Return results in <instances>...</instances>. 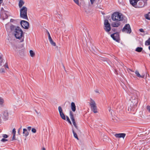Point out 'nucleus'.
I'll return each mask as SVG.
<instances>
[{
  "mask_svg": "<svg viewBox=\"0 0 150 150\" xmlns=\"http://www.w3.org/2000/svg\"><path fill=\"white\" fill-rule=\"evenodd\" d=\"M10 28L16 38L20 39L23 36L24 33L19 27L11 25V26Z\"/></svg>",
  "mask_w": 150,
  "mask_h": 150,
  "instance_id": "obj_1",
  "label": "nucleus"
},
{
  "mask_svg": "<svg viewBox=\"0 0 150 150\" xmlns=\"http://www.w3.org/2000/svg\"><path fill=\"white\" fill-rule=\"evenodd\" d=\"M129 99L134 107L137 106L138 103V97L136 92L131 91L129 94Z\"/></svg>",
  "mask_w": 150,
  "mask_h": 150,
  "instance_id": "obj_2",
  "label": "nucleus"
},
{
  "mask_svg": "<svg viewBox=\"0 0 150 150\" xmlns=\"http://www.w3.org/2000/svg\"><path fill=\"white\" fill-rule=\"evenodd\" d=\"M111 18L112 20L114 21H121L124 19L123 15L118 12L113 13L112 15Z\"/></svg>",
  "mask_w": 150,
  "mask_h": 150,
  "instance_id": "obj_3",
  "label": "nucleus"
},
{
  "mask_svg": "<svg viewBox=\"0 0 150 150\" xmlns=\"http://www.w3.org/2000/svg\"><path fill=\"white\" fill-rule=\"evenodd\" d=\"M27 8L25 6H23L20 9V16L21 18L25 20H28L27 15Z\"/></svg>",
  "mask_w": 150,
  "mask_h": 150,
  "instance_id": "obj_4",
  "label": "nucleus"
},
{
  "mask_svg": "<svg viewBox=\"0 0 150 150\" xmlns=\"http://www.w3.org/2000/svg\"><path fill=\"white\" fill-rule=\"evenodd\" d=\"M89 105L91 109L95 113L98 112L95 100L92 98H90Z\"/></svg>",
  "mask_w": 150,
  "mask_h": 150,
  "instance_id": "obj_5",
  "label": "nucleus"
},
{
  "mask_svg": "<svg viewBox=\"0 0 150 150\" xmlns=\"http://www.w3.org/2000/svg\"><path fill=\"white\" fill-rule=\"evenodd\" d=\"M9 111L8 110H6L3 111L2 118L4 121H6L9 119Z\"/></svg>",
  "mask_w": 150,
  "mask_h": 150,
  "instance_id": "obj_6",
  "label": "nucleus"
},
{
  "mask_svg": "<svg viewBox=\"0 0 150 150\" xmlns=\"http://www.w3.org/2000/svg\"><path fill=\"white\" fill-rule=\"evenodd\" d=\"M104 29L107 32H109L111 30V27L110 24L108 20H105L104 22Z\"/></svg>",
  "mask_w": 150,
  "mask_h": 150,
  "instance_id": "obj_7",
  "label": "nucleus"
},
{
  "mask_svg": "<svg viewBox=\"0 0 150 150\" xmlns=\"http://www.w3.org/2000/svg\"><path fill=\"white\" fill-rule=\"evenodd\" d=\"M122 31L123 32L130 34L131 32V29L129 25L128 24H126L123 28Z\"/></svg>",
  "mask_w": 150,
  "mask_h": 150,
  "instance_id": "obj_8",
  "label": "nucleus"
},
{
  "mask_svg": "<svg viewBox=\"0 0 150 150\" xmlns=\"http://www.w3.org/2000/svg\"><path fill=\"white\" fill-rule=\"evenodd\" d=\"M69 115L70 118L72 121V122H73V124L74 125V126L77 129H78V126H77L76 123V122L74 117V116L73 115V112L71 111H70L69 112Z\"/></svg>",
  "mask_w": 150,
  "mask_h": 150,
  "instance_id": "obj_9",
  "label": "nucleus"
},
{
  "mask_svg": "<svg viewBox=\"0 0 150 150\" xmlns=\"http://www.w3.org/2000/svg\"><path fill=\"white\" fill-rule=\"evenodd\" d=\"M21 24L22 27L26 29H28L29 28V23L27 21L22 20L21 21Z\"/></svg>",
  "mask_w": 150,
  "mask_h": 150,
  "instance_id": "obj_10",
  "label": "nucleus"
},
{
  "mask_svg": "<svg viewBox=\"0 0 150 150\" xmlns=\"http://www.w3.org/2000/svg\"><path fill=\"white\" fill-rule=\"evenodd\" d=\"M111 37L116 42H119L120 40L119 35L118 33H115L111 35Z\"/></svg>",
  "mask_w": 150,
  "mask_h": 150,
  "instance_id": "obj_11",
  "label": "nucleus"
},
{
  "mask_svg": "<svg viewBox=\"0 0 150 150\" xmlns=\"http://www.w3.org/2000/svg\"><path fill=\"white\" fill-rule=\"evenodd\" d=\"M58 109L60 117L63 120H65L66 119V117L63 112L62 107L61 106H59L58 108Z\"/></svg>",
  "mask_w": 150,
  "mask_h": 150,
  "instance_id": "obj_12",
  "label": "nucleus"
},
{
  "mask_svg": "<svg viewBox=\"0 0 150 150\" xmlns=\"http://www.w3.org/2000/svg\"><path fill=\"white\" fill-rule=\"evenodd\" d=\"M114 135L117 138H122L124 139L125 136L126 134L125 133H119L115 134Z\"/></svg>",
  "mask_w": 150,
  "mask_h": 150,
  "instance_id": "obj_13",
  "label": "nucleus"
},
{
  "mask_svg": "<svg viewBox=\"0 0 150 150\" xmlns=\"http://www.w3.org/2000/svg\"><path fill=\"white\" fill-rule=\"evenodd\" d=\"M120 21H116V22H114L111 23V25L113 27H117L119 26L120 25Z\"/></svg>",
  "mask_w": 150,
  "mask_h": 150,
  "instance_id": "obj_14",
  "label": "nucleus"
},
{
  "mask_svg": "<svg viewBox=\"0 0 150 150\" xmlns=\"http://www.w3.org/2000/svg\"><path fill=\"white\" fill-rule=\"evenodd\" d=\"M109 111L111 115H112V119L115 121L116 122L118 120V118L114 116H113V115H112V110H111V108H110L109 110Z\"/></svg>",
  "mask_w": 150,
  "mask_h": 150,
  "instance_id": "obj_15",
  "label": "nucleus"
},
{
  "mask_svg": "<svg viewBox=\"0 0 150 150\" xmlns=\"http://www.w3.org/2000/svg\"><path fill=\"white\" fill-rule=\"evenodd\" d=\"M71 110L73 112H74L76 110V106L74 102H72L71 103Z\"/></svg>",
  "mask_w": 150,
  "mask_h": 150,
  "instance_id": "obj_16",
  "label": "nucleus"
},
{
  "mask_svg": "<svg viewBox=\"0 0 150 150\" xmlns=\"http://www.w3.org/2000/svg\"><path fill=\"white\" fill-rule=\"evenodd\" d=\"M135 73L136 76L139 77L144 78L145 76L144 74H143L141 75L139 71L138 70H136L135 71Z\"/></svg>",
  "mask_w": 150,
  "mask_h": 150,
  "instance_id": "obj_17",
  "label": "nucleus"
},
{
  "mask_svg": "<svg viewBox=\"0 0 150 150\" xmlns=\"http://www.w3.org/2000/svg\"><path fill=\"white\" fill-rule=\"evenodd\" d=\"M23 136L25 137H27L28 135L29 132L28 131L27 129L25 128H24L23 129Z\"/></svg>",
  "mask_w": 150,
  "mask_h": 150,
  "instance_id": "obj_18",
  "label": "nucleus"
},
{
  "mask_svg": "<svg viewBox=\"0 0 150 150\" xmlns=\"http://www.w3.org/2000/svg\"><path fill=\"white\" fill-rule=\"evenodd\" d=\"M30 55L31 57L33 58L35 56V51L32 50H30L29 51Z\"/></svg>",
  "mask_w": 150,
  "mask_h": 150,
  "instance_id": "obj_19",
  "label": "nucleus"
},
{
  "mask_svg": "<svg viewBox=\"0 0 150 150\" xmlns=\"http://www.w3.org/2000/svg\"><path fill=\"white\" fill-rule=\"evenodd\" d=\"M25 4V1L23 0H19L18 2V6L20 8H21L22 6Z\"/></svg>",
  "mask_w": 150,
  "mask_h": 150,
  "instance_id": "obj_20",
  "label": "nucleus"
},
{
  "mask_svg": "<svg viewBox=\"0 0 150 150\" xmlns=\"http://www.w3.org/2000/svg\"><path fill=\"white\" fill-rule=\"evenodd\" d=\"M5 62V60L3 59V56L0 54V66L2 65V63Z\"/></svg>",
  "mask_w": 150,
  "mask_h": 150,
  "instance_id": "obj_21",
  "label": "nucleus"
},
{
  "mask_svg": "<svg viewBox=\"0 0 150 150\" xmlns=\"http://www.w3.org/2000/svg\"><path fill=\"white\" fill-rule=\"evenodd\" d=\"M1 17L4 20L7 18L8 16L5 13H4L2 14L1 15Z\"/></svg>",
  "mask_w": 150,
  "mask_h": 150,
  "instance_id": "obj_22",
  "label": "nucleus"
},
{
  "mask_svg": "<svg viewBox=\"0 0 150 150\" xmlns=\"http://www.w3.org/2000/svg\"><path fill=\"white\" fill-rule=\"evenodd\" d=\"M3 62L5 63L3 65V67L5 68V69H8L9 67L8 66V63L6 61H5L4 62Z\"/></svg>",
  "mask_w": 150,
  "mask_h": 150,
  "instance_id": "obj_23",
  "label": "nucleus"
},
{
  "mask_svg": "<svg viewBox=\"0 0 150 150\" xmlns=\"http://www.w3.org/2000/svg\"><path fill=\"white\" fill-rule=\"evenodd\" d=\"M50 44L53 46H56V43L53 41L52 39L49 40Z\"/></svg>",
  "mask_w": 150,
  "mask_h": 150,
  "instance_id": "obj_24",
  "label": "nucleus"
},
{
  "mask_svg": "<svg viewBox=\"0 0 150 150\" xmlns=\"http://www.w3.org/2000/svg\"><path fill=\"white\" fill-rule=\"evenodd\" d=\"M145 17L146 19L150 20V15L149 13L148 14H145Z\"/></svg>",
  "mask_w": 150,
  "mask_h": 150,
  "instance_id": "obj_25",
  "label": "nucleus"
},
{
  "mask_svg": "<svg viewBox=\"0 0 150 150\" xmlns=\"http://www.w3.org/2000/svg\"><path fill=\"white\" fill-rule=\"evenodd\" d=\"M143 50V48L141 47H137L136 49V51L138 52H141Z\"/></svg>",
  "mask_w": 150,
  "mask_h": 150,
  "instance_id": "obj_26",
  "label": "nucleus"
},
{
  "mask_svg": "<svg viewBox=\"0 0 150 150\" xmlns=\"http://www.w3.org/2000/svg\"><path fill=\"white\" fill-rule=\"evenodd\" d=\"M74 2L78 6H80L81 4L79 3V0H73Z\"/></svg>",
  "mask_w": 150,
  "mask_h": 150,
  "instance_id": "obj_27",
  "label": "nucleus"
},
{
  "mask_svg": "<svg viewBox=\"0 0 150 150\" xmlns=\"http://www.w3.org/2000/svg\"><path fill=\"white\" fill-rule=\"evenodd\" d=\"M145 45H150V38H149V39L145 42Z\"/></svg>",
  "mask_w": 150,
  "mask_h": 150,
  "instance_id": "obj_28",
  "label": "nucleus"
},
{
  "mask_svg": "<svg viewBox=\"0 0 150 150\" xmlns=\"http://www.w3.org/2000/svg\"><path fill=\"white\" fill-rule=\"evenodd\" d=\"M72 132L74 134V137L76 138L78 140L79 138L78 137L77 135L74 132V130L72 129Z\"/></svg>",
  "mask_w": 150,
  "mask_h": 150,
  "instance_id": "obj_29",
  "label": "nucleus"
},
{
  "mask_svg": "<svg viewBox=\"0 0 150 150\" xmlns=\"http://www.w3.org/2000/svg\"><path fill=\"white\" fill-rule=\"evenodd\" d=\"M6 72L5 70L3 68H0V73L2 74Z\"/></svg>",
  "mask_w": 150,
  "mask_h": 150,
  "instance_id": "obj_30",
  "label": "nucleus"
},
{
  "mask_svg": "<svg viewBox=\"0 0 150 150\" xmlns=\"http://www.w3.org/2000/svg\"><path fill=\"white\" fill-rule=\"evenodd\" d=\"M4 102V100L1 98L0 97V105H2Z\"/></svg>",
  "mask_w": 150,
  "mask_h": 150,
  "instance_id": "obj_31",
  "label": "nucleus"
},
{
  "mask_svg": "<svg viewBox=\"0 0 150 150\" xmlns=\"http://www.w3.org/2000/svg\"><path fill=\"white\" fill-rule=\"evenodd\" d=\"M18 53L20 55L23 56L24 54V52L23 51H19Z\"/></svg>",
  "mask_w": 150,
  "mask_h": 150,
  "instance_id": "obj_32",
  "label": "nucleus"
},
{
  "mask_svg": "<svg viewBox=\"0 0 150 150\" xmlns=\"http://www.w3.org/2000/svg\"><path fill=\"white\" fill-rule=\"evenodd\" d=\"M48 40H52V38L50 36V33L48 32Z\"/></svg>",
  "mask_w": 150,
  "mask_h": 150,
  "instance_id": "obj_33",
  "label": "nucleus"
},
{
  "mask_svg": "<svg viewBox=\"0 0 150 150\" xmlns=\"http://www.w3.org/2000/svg\"><path fill=\"white\" fill-rule=\"evenodd\" d=\"M66 117H67V121H68V122L71 124V123L69 118V117L67 116H66Z\"/></svg>",
  "mask_w": 150,
  "mask_h": 150,
  "instance_id": "obj_34",
  "label": "nucleus"
},
{
  "mask_svg": "<svg viewBox=\"0 0 150 150\" xmlns=\"http://www.w3.org/2000/svg\"><path fill=\"white\" fill-rule=\"evenodd\" d=\"M32 132L33 133H35L36 132V130L34 128H32L31 129Z\"/></svg>",
  "mask_w": 150,
  "mask_h": 150,
  "instance_id": "obj_35",
  "label": "nucleus"
},
{
  "mask_svg": "<svg viewBox=\"0 0 150 150\" xmlns=\"http://www.w3.org/2000/svg\"><path fill=\"white\" fill-rule=\"evenodd\" d=\"M2 136L4 139L8 137V136L6 134H3Z\"/></svg>",
  "mask_w": 150,
  "mask_h": 150,
  "instance_id": "obj_36",
  "label": "nucleus"
},
{
  "mask_svg": "<svg viewBox=\"0 0 150 150\" xmlns=\"http://www.w3.org/2000/svg\"><path fill=\"white\" fill-rule=\"evenodd\" d=\"M8 141V140L7 139L4 138L2 139L1 140V142H6L7 141Z\"/></svg>",
  "mask_w": 150,
  "mask_h": 150,
  "instance_id": "obj_37",
  "label": "nucleus"
},
{
  "mask_svg": "<svg viewBox=\"0 0 150 150\" xmlns=\"http://www.w3.org/2000/svg\"><path fill=\"white\" fill-rule=\"evenodd\" d=\"M12 133L13 134H16V129L15 128H13L12 130Z\"/></svg>",
  "mask_w": 150,
  "mask_h": 150,
  "instance_id": "obj_38",
  "label": "nucleus"
},
{
  "mask_svg": "<svg viewBox=\"0 0 150 150\" xmlns=\"http://www.w3.org/2000/svg\"><path fill=\"white\" fill-rule=\"evenodd\" d=\"M16 134H13V137L12 138V140H16V137H15Z\"/></svg>",
  "mask_w": 150,
  "mask_h": 150,
  "instance_id": "obj_39",
  "label": "nucleus"
},
{
  "mask_svg": "<svg viewBox=\"0 0 150 150\" xmlns=\"http://www.w3.org/2000/svg\"><path fill=\"white\" fill-rule=\"evenodd\" d=\"M147 110L149 112H150V106H148L146 107Z\"/></svg>",
  "mask_w": 150,
  "mask_h": 150,
  "instance_id": "obj_40",
  "label": "nucleus"
},
{
  "mask_svg": "<svg viewBox=\"0 0 150 150\" xmlns=\"http://www.w3.org/2000/svg\"><path fill=\"white\" fill-rule=\"evenodd\" d=\"M90 0V1L91 4L92 5L93 4H94V2L95 1V0Z\"/></svg>",
  "mask_w": 150,
  "mask_h": 150,
  "instance_id": "obj_41",
  "label": "nucleus"
},
{
  "mask_svg": "<svg viewBox=\"0 0 150 150\" xmlns=\"http://www.w3.org/2000/svg\"><path fill=\"white\" fill-rule=\"evenodd\" d=\"M128 71L131 74H132V73L130 71H131V72H134V71H132L130 69H129V70H128Z\"/></svg>",
  "mask_w": 150,
  "mask_h": 150,
  "instance_id": "obj_42",
  "label": "nucleus"
},
{
  "mask_svg": "<svg viewBox=\"0 0 150 150\" xmlns=\"http://www.w3.org/2000/svg\"><path fill=\"white\" fill-rule=\"evenodd\" d=\"M139 31L142 33H144V30L143 29H140L139 30Z\"/></svg>",
  "mask_w": 150,
  "mask_h": 150,
  "instance_id": "obj_43",
  "label": "nucleus"
},
{
  "mask_svg": "<svg viewBox=\"0 0 150 150\" xmlns=\"http://www.w3.org/2000/svg\"><path fill=\"white\" fill-rule=\"evenodd\" d=\"M27 128L28 130V131H30L31 129V127H30V126L28 127H27Z\"/></svg>",
  "mask_w": 150,
  "mask_h": 150,
  "instance_id": "obj_44",
  "label": "nucleus"
},
{
  "mask_svg": "<svg viewBox=\"0 0 150 150\" xmlns=\"http://www.w3.org/2000/svg\"><path fill=\"white\" fill-rule=\"evenodd\" d=\"M21 127H22L21 126V127L19 129H18V133L19 134H20V129L21 128Z\"/></svg>",
  "mask_w": 150,
  "mask_h": 150,
  "instance_id": "obj_45",
  "label": "nucleus"
},
{
  "mask_svg": "<svg viewBox=\"0 0 150 150\" xmlns=\"http://www.w3.org/2000/svg\"><path fill=\"white\" fill-rule=\"evenodd\" d=\"M95 92L96 93H98L99 94H100V92H99V91L98 90H95Z\"/></svg>",
  "mask_w": 150,
  "mask_h": 150,
  "instance_id": "obj_46",
  "label": "nucleus"
},
{
  "mask_svg": "<svg viewBox=\"0 0 150 150\" xmlns=\"http://www.w3.org/2000/svg\"><path fill=\"white\" fill-rule=\"evenodd\" d=\"M132 110V108H128V110L129 111H131Z\"/></svg>",
  "mask_w": 150,
  "mask_h": 150,
  "instance_id": "obj_47",
  "label": "nucleus"
},
{
  "mask_svg": "<svg viewBox=\"0 0 150 150\" xmlns=\"http://www.w3.org/2000/svg\"><path fill=\"white\" fill-rule=\"evenodd\" d=\"M42 150H46V149L45 147H43L42 148Z\"/></svg>",
  "mask_w": 150,
  "mask_h": 150,
  "instance_id": "obj_48",
  "label": "nucleus"
},
{
  "mask_svg": "<svg viewBox=\"0 0 150 150\" xmlns=\"http://www.w3.org/2000/svg\"><path fill=\"white\" fill-rule=\"evenodd\" d=\"M3 2V0H0V4H1Z\"/></svg>",
  "mask_w": 150,
  "mask_h": 150,
  "instance_id": "obj_49",
  "label": "nucleus"
},
{
  "mask_svg": "<svg viewBox=\"0 0 150 150\" xmlns=\"http://www.w3.org/2000/svg\"><path fill=\"white\" fill-rule=\"evenodd\" d=\"M1 123V117H0V123Z\"/></svg>",
  "mask_w": 150,
  "mask_h": 150,
  "instance_id": "obj_50",
  "label": "nucleus"
},
{
  "mask_svg": "<svg viewBox=\"0 0 150 150\" xmlns=\"http://www.w3.org/2000/svg\"><path fill=\"white\" fill-rule=\"evenodd\" d=\"M94 48H95V47H94V48H93V47H92V49L94 51H95V50H94Z\"/></svg>",
  "mask_w": 150,
  "mask_h": 150,
  "instance_id": "obj_51",
  "label": "nucleus"
},
{
  "mask_svg": "<svg viewBox=\"0 0 150 150\" xmlns=\"http://www.w3.org/2000/svg\"><path fill=\"white\" fill-rule=\"evenodd\" d=\"M149 13L150 14V12H149Z\"/></svg>",
  "mask_w": 150,
  "mask_h": 150,
  "instance_id": "obj_52",
  "label": "nucleus"
},
{
  "mask_svg": "<svg viewBox=\"0 0 150 150\" xmlns=\"http://www.w3.org/2000/svg\"><path fill=\"white\" fill-rule=\"evenodd\" d=\"M149 56H150V54H149Z\"/></svg>",
  "mask_w": 150,
  "mask_h": 150,
  "instance_id": "obj_53",
  "label": "nucleus"
}]
</instances>
